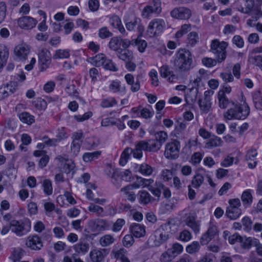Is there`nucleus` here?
<instances>
[{
  "instance_id": "nucleus-63",
  "label": "nucleus",
  "mask_w": 262,
  "mask_h": 262,
  "mask_svg": "<svg viewBox=\"0 0 262 262\" xmlns=\"http://www.w3.org/2000/svg\"><path fill=\"white\" fill-rule=\"evenodd\" d=\"M187 39L188 43L193 46L199 41L198 34L195 32H191L188 35Z\"/></svg>"
},
{
  "instance_id": "nucleus-17",
  "label": "nucleus",
  "mask_w": 262,
  "mask_h": 262,
  "mask_svg": "<svg viewBox=\"0 0 262 262\" xmlns=\"http://www.w3.org/2000/svg\"><path fill=\"white\" fill-rule=\"evenodd\" d=\"M203 73L204 70L200 69L198 72L192 74L190 77L188 86L190 90H195V94L198 93V89L201 82Z\"/></svg>"
},
{
  "instance_id": "nucleus-11",
  "label": "nucleus",
  "mask_w": 262,
  "mask_h": 262,
  "mask_svg": "<svg viewBox=\"0 0 262 262\" xmlns=\"http://www.w3.org/2000/svg\"><path fill=\"white\" fill-rule=\"evenodd\" d=\"M181 146L177 140L167 143L165 146L164 156L168 159H176L179 157Z\"/></svg>"
},
{
  "instance_id": "nucleus-61",
  "label": "nucleus",
  "mask_w": 262,
  "mask_h": 262,
  "mask_svg": "<svg viewBox=\"0 0 262 262\" xmlns=\"http://www.w3.org/2000/svg\"><path fill=\"white\" fill-rule=\"evenodd\" d=\"M70 53L67 50L59 49L56 51L55 54L53 56L54 59L67 58L69 57Z\"/></svg>"
},
{
  "instance_id": "nucleus-14",
  "label": "nucleus",
  "mask_w": 262,
  "mask_h": 262,
  "mask_svg": "<svg viewBox=\"0 0 262 262\" xmlns=\"http://www.w3.org/2000/svg\"><path fill=\"white\" fill-rule=\"evenodd\" d=\"M184 222L195 233H198L200 231V224L198 221L196 220V215L194 213L189 212L185 214Z\"/></svg>"
},
{
  "instance_id": "nucleus-49",
  "label": "nucleus",
  "mask_w": 262,
  "mask_h": 262,
  "mask_svg": "<svg viewBox=\"0 0 262 262\" xmlns=\"http://www.w3.org/2000/svg\"><path fill=\"white\" fill-rule=\"evenodd\" d=\"M42 187L46 195H50L53 192V187L51 181L49 179H45L42 182Z\"/></svg>"
},
{
  "instance_id": "nucleus-54",
  "label": "nucleus",
  "mask_w": 262,
  "mask_h": 262,
  "mask_svg": "<svg viewBox=\"0 0 262 262\" xmlns=\"http://www.w3.org/2000/svg\"><path fill=\"white\" fill-rule=\"evenodd\" d=\"M156 140L162 146L168 139V135L164 131H159L155 134Z\"/></svg>"
},
{
  "instance_id": "nucleus-28",
  "label": "nucleus",
  "mask_w": 262,
  "mask_h": 262,
  "mask_svg": "<svg viewBox=\"0 0 262 262\" xmlns=\"http://www.w3.org/2000/svg\"><path fill=\"white\" fill-rule=\"evenodd\" d=\"M143 144H145L146 151L155 152L158 151L162 145L156 139H149L147 141L142 140Z\"/></svg>"
},
{
  "instance_id": "nucleus-18",
  "label": "nucleus",
  "mask_w": 262,
  "mask_h": 262,
  "mask_svg": "<svg viewBox=\"0 0 262 262\" xmlns=\"http://www.w3.org/2000/svg\"><path fill=\"white\" fill-rule=\"evenodd\" d=\"M126 28L129 31L137 30L139 36H142L144 31V27L141 23V20L139 18H135L133 20L125 24Z\"/></svg>"
},
{
  "instance_id": "nucleus-42",
  "label": "nucleus",
  "mask_w": 262,
  "mask_h": 262,
  "mask_svg": "<svg viewBox=\"0 0 262 262\" xmlns=\"http://www.w3.org/2000/svg\"><path fill=\"white\" fill-rule=\"evenodd\" d=\"M115 239L111 234H105L100 237L99 243L102 247H107L113 244Z\"/></svg>"
},
{
  "instance_id": "nucleus-21",
  "label": "nucleus",
  "mask_w": 262,
  "mask_h": 262,
  "mask_svg": "<svg viewBox=\"0 0 262 262\" xmlns=\"http://www.w3.org/2000/svg\"><path fill=\"white\" fill-rule=\"evenodd\" d=\"M17 83L14 81H10L8 83L0 88V99H4L13 94L16 90Z\"/></svg>"
},
{
  "instance_id": "nucleus-25",
  "label": "nucleus",
  "mask_w": 262,
  "mask_h": 262,
  "mask_svg": "<svg viewBox=\"0 0 262 262\" xmlns=\"http://www.w3.org/2000/svg\"><path fill=\"white\" fill-rule=\"evenodd\" d=\"M177 203V200L174 198H172L161 203L160 209L163 213L171 211L176 207Z\"/></svg>"
},
{
  "instance_id": "nucleus-55",
  "label": "nucleus",
  "mask_w": 262,
  "mask_h": 262,
  "mask_svg": "<svg viewBox=\"0 0 262 262\" xmlns=\"http://www.w3.org/2000/svg\"><path fill=\"white\" fill-rule=\"evenodd\" d=\"M113 36V33L109 30L106 27H103L99 29L98 31V36L101 39H106Z\"/></svg>"
},
{
  "instance_id": "nucleus-64",
  "label": "nucleus",
  "mask_w": 262,
  "mask_h": 262,
  "mask_svg": "<svg viewBox=\"0 0 262 262\" xmlns=\"http://www.w3.org/2000/svg\"><path fill=\"white\" fill-rule=\"evenodd\" d=\"M42 141L47 146H55L59 142V140L56 138L50 139L47 136H44Z\"/></svg>"
},
{
  "instance_id": "nucleus-24",
  "label": "nucleus",
  "mask_w": 262,
  "mask_h": 262,
  "mask_svg": "<svg viewBox=\"0 0 262 262\" xmlns=\"http://www.w3.org/2000/svg\"><path fill=\"white\" fill-rule=\"evenodd\" d=\"M129 229L132 234L136 237H141L145 234L144 226L140 224L133 223L131 225Z\"/></svg>"
},
{
  "instance_id": "nucleus-29",
  "label": "nucleus",
  "mask_w": 262,
  "mask_h": 262,
  "mask_svg": "<svg viewBox=\"0 0 262 262\" xmlns=\"http://www.w3.org/2000/svg\"><path fill=\"white\" fill-rule=\"evenodd\" d=\"M223 142L220 137L213 135L209 138L205 144L206 148L212 149L215 147H221L223 145Z\"/></svg>"
},
{
  "instance_id": "nucleus-47",
  "label": "nucleus",
  "mask_w": 262,
  "mask_h": 262,
  "mask_svg": "<svg viewBox=\"0 0 262 262\" xmlns=\"http://www.w3.org/2000/svg\"><path fill=\"white\" fill-rule=\"evenodd\" d=\"M107 58L103 54H99L92 59V63L96 67L103 66Z\"/></svg>"
},
{
  "instance_id": "nucleus-62",
  "label": "nucleus",
  "mask_w": 262,
  "mask_h": 262,
  "mask_svg": "<svg viewBox=\"0 0 262 262\" xmlns=\"http://www.w3.org/2000/svg\"><path fill=\"white\" fill-rule=\"evenodd\" d=\"M103 66L105 69L113 72H116L118 70L116 63L111 59L107 58Z\"/></svg>"
},
{
  "instance_id": "nucleus-46",
  "label": "nucleus",
  "mask_w": 262,
  "mask_h": 262,
  "mask_svg": "<svg viewBox=\"0 0 262 262\" xmlns=\"http://www.w3.org/2000/svg\"><path fill=\"white\" fill-rule=\"evenodd\" d=\"M132 44L135 45V46L137 47L139 51L141 53L144 52L147 47V42L146 41L141 39L139 37L137 39L133 40Z\"/></svg>"
},
{
  "instance_id": "nucleus-38",
  "label": "nucleus",
  "mask_w": 262,
  "mask_h": 262,
  "mask_svg": "<svg viewBox=\"0 0 262 262\" xmlns=\"http://www.w3.org/2000/svg\"><path fill=\"white\" fill-rule=\"evenodd\" d=\"M101 154V151H95L93 152H88L83 154L82 158L85 162H91L97 159Z\"/></svg>"
},
{
  "instance_id": "nucleus-10",
  "label": "nucleus",
  "mask_w": 262,
  "mask_h": 262,
  "mask_svg": "<svg viewBox=\"0 0 262 262\" xmlns=\"http://www.w3.org/2000/svg\"><path fill=\"white\" fill-rule=\"evenodd\" d=\"M213 94L212 91H206L204 93V96L198 101V104L201 114H207L209 113L212 106L211 97Z\"/></svg>"
},
{
  "instance_id": "nucleus-51",
  "label": "nucleus",
  "mask_w": 262,
  "mask_h": 262,
  "mask_svg": "<svg viewBox=\"0 0 262 262\" xmlns=\"http://www.w3.org/2000/svg\"><path fill=\"white\" fill-rule=\"evenodd\" d=\"M125 221L123 219H118L117 221L113 224L111 223V228L113 231L115 232H117L120 231L123 226L125 225Z\"/></svg>"
},
{
  "instance_id": "nucleus-53",
  "label": "nucleus",
  "mask_w": 262,
  "mask_h": 262,
  "mask_svg": "<svg viewBox=\"0 0 262 262\" xmlns=\"http://www.w3.org/2000/svg\"><path fill=\"white\" fill-rule=\"evenodd\" d=\"M116 104H117L116 99L114 98L110 97L103 99L100 105L103 108H107L112 107Z\"/></svg>"
},
{
  "instance_id": "nucleus-40",
  "label": "nucleus",
  "mask_w": 262,
  "mask_h": 262,
  "mask_svg": "<svg viewBox=\"0 0 262 262\" xmlns=\"http://www.w3.org/2000/svg\"><path fill=\"white\" fill-rule=\"evenodd\" d=\"M204 181V176L201 173L196 172L191 180L192 187L196 189L199 188L203 184Z\"/></svg>"
},
{
  "instance_id": "nucleus-36",
  "label": "nucleus",
  "mask_w": 262,
  "mask_h": 262,
  "mask_svg": "<svg viewBox=\"0 0 262 262\" xmlns=\"http://www.w3.org/2000/svg\"><path fill=\"white\" fill-rule=\"evenodd\" d=\"M88 209L90 212L95 214L98 216L103 217L104 216V209L94 203H90Z\"/></svg>"
},
{
  "instance_id": "nucleus-30",
  "label": "nucleus",
  "mask_w": 262,
  "mask_h": 262,
  "mask_svg": "<svg viewBox=\"0 0 262 262\" xmlns=\"http://www.w3.org/2000/svg\"><path fill=\"white\" fill-rule=\"evenodd\" d=\"M117 57L125 62L133 60L134 57L133 52L127 49H121L116 54Z\"/></svg>"
},
{
  "instance_id": "nucleus-22",
  "label": "nucleus",
  "mask_w": 262,
  "mask_h": 262,
  "mask_svg": "<svg viewBox=\"0 0 262 262\" xmlns=\"http://www.w3.org/2000/svg\"><path fill=\"white\" fill-rule=\"evenodd\" d=\"M18 26L23 29H30L34 28L36 24L37 20L30 16H24L17 20Z\"/></svg>"
},
{
  "instance_id": "nucleus-58",
  "label": "nucleus",
  "mask_w": 262,
  "mask_h": 262,
  "mask_svg": "<svg viewBox=\"0 0 262 262\" xmlns=\"http://www.w3.org/2000/svg\"><path fill=\"white\" fill-rule=\"evenodd\" d=\"M203 156V154L200 152H195L191 156L190 162L192 165H196L201 162Z\"/></svg>"
},
{
  "instance_id": "nucleus-52",
  "label": "nucleus",
  "mask_w": 262,
  "mask_h": 262,
  "mask_svg": "<svg viewBox=\"0 0 262 262\" xmlns=\"http://www.w3.org/2000/svg\"><path fill=\"white\" fill-rule=\"evenodd\" d=\"M200 249V245L199 242L194 241L186 247V251L189 254H193L198 252Z\"/></svg>"
},
{
  "instance_id": "nucleus-16",
  "label": "nucleus",
  "mask_w": 262,
  "mask_h": 262,
  "mask_svg": "<svg viewBox=\"0 0 262 262\" xmlns=\"http://www.w3.org/2000/svg\"><path fill=\"white\" fill-rule=\"evenodd\" d=\"M171 17L180 19H187L191 15V10L186 7H180L174 8L171 11Z\"/></svg>"
},
{
  "instance_id": "nucleus-13",
  "label": "nucleus",
  "mask_w": 262,
  "mask_h": 262,
  "mask_svg": "<svg viewBox=\"0 0 262 262\" xmlns=\"http://www.w3.org/2000/svg\"><path fill=\"white\" fill-rule=\"evenodd\" d=\"M51 55L49 51L46 49H41L38 52V62L41 71L47 69L51 61Z\"/></svg>"
},
{
  "instance_id": "nucleus-59",
  "label": "nucleus",
  "mask_w": 262,
  "mask_h": 262,
  "mask_svg": "<svg viewBox=\"0 0 262 262\" xmlns=\"http://www.w3.org/2000/svg\"><path fill=\"white\" fill-rule=\"evenodd\" d=\"M156 184L157 187L150 186L148 188V190L152 193L153 195L159 198L161 196V190H162L164 185L161 183H159L158 184L156 183Z\"/></svg>"
},
{
  "instance_id": "nucleus-9",
  "label": "nucleus",
  "mask_w": 262,
  "mask_h": 262,
  "mask_svg": "<svg viewBox=\"0 0 262 262\" xmlns=\"http://www.w3.org/2000/svg\"><path fill=\"white\" fill-rule=\"evenodd\" d=\"M162 11L161 2L160 0H152V2L146 6L142 12V16L143 18H149L153 14L158 15Z\"/></svg>"
},
{
  "instance_id": "nucleus-43",
  "label": "nucleus",
  "mask_w": 262,
  "mask_h": 262,
  "mask_svg": "<svg viewBox=\"0 0 262 262\" xmlns=\"http://www.w3.org/2000/svg\"><path fill=\"white\" fill-rule=\"evenodd\" d=\"M241 214L242 210L241 209H234L232 207H228L226 212V215L231 220H236Z\"/></svg>"
},
{
  "instance_id": "nucleus-37",
  "label": "nucleus",
  "mask_w": 262,
  "mask_h": 262,
  "mask_svg": "<svg viewBox=\"0 0 262 262\" xmlns=\"http://www.w3.org/2000/svg\"><path fill=\"white\" fill-rule=\"evenodd\" d=\"M18 117L23 123L31 125L35 122L34 116L27 112H23L18 114Z\"/></svg>"
},
{
  "instance_id": "nucleus-32",
  "label": "nucleus",
  "mask_w": 262,
  "mask_h": 262,
  "mask_svg": "<svg viewBox=\"0 0 262 262\" xmlns=\"http://www.w3.org/2000/svg\"><path fill=\"white\" fill-rule=\"evenodd\" d=\"M110 23L112 27L117 29L121 34H126L125 30L121 23V19L118 16H113L110 19Z\"/></svg>"
},
{
  "instance_id": "nucleus-12",
  "label": "nucleus",
  "mask_w": 262,
  "mask_h": 262,
  "mask_svg": "<svg viewBox=\"0 0 262 262\" xmlns=\"http://www.w3.org/2000/svg\"><path fill=\"white\" fill-rule=\"evenodd\" d=\"M89 226L94 232H100L110 230L111 223L104 219L91 221Z\"/></svg>"
},
{
  "instance_id": "nucleus-56",
  "label": "nucleus",
  "mask_w": 262,
  "mask_h": 262,
  "mask_svg": "<svg viewBox=\"0 0 262 262\" xmlns=\"http://www.w3.org/2000/svg\"><path fill=\"white\" fill-rule=\"evenodd\" d=\"M242 200L244 205L246 207L249 206L252 202V196L248 191H244L242 195Z\"/></svg>"
},
{
  "instance_id": "nucleus-31",
  "label": "nucleus",
  "mask_w": 262,
  "mask_h": 262,
  "mask_svg": "<svg viewBox=\"0 0 262 262\" xmlns=\"http://www.w3.org/2000/svg\"><path fill=\"white\" fill-rule=\"evenodd\" d=\"M109 90L114 93H124L125 86L121 85V82L118 80H113L109 85Z\"/></svg>"
},
{
  "instance_id": "nucleus-35",
  "label": "nucleus",
  "mask_w": 262,
  "mask_h": 262,
  "mask_svg": "<svg viewBox=\"0 0 262 262\" xmlns=\"http://www.w3.org/2000/svg\"><path fill=\"white\" fill-rule=\"evenodd\" d=\"M121 38L119 37H113L110 39L108 47L111 50L115 52L116 54L122 49L121 48Z\"/></svg>"
},
{
  "instance_id": "nucleus-6",
  "label": "nucleus",
  "mask_w": 262,
  "mask_h": 262,
  "mask_svg": "<svg viewBox=\"0 0 262 262\" xmlns=\"http://www.w3.org/2000/svg\"><path fill=\"white\" fill-rule=\"evenodd\" d=\"M170 228L169 223H166L162 225L155 230L154 236L151 237L155 246H160L170 238V232L168 231Z\"/></svg>"
},
{
  "instance_id": "nucleus-8",
  "label": "nucleus",
  "mask_w": 262,
  "mask_h": 262,
  "mask_svg": "<svg viewBox=\"0 0 262 262\" xmlns=\"http://www.w3.org/2000/svg\"><path fill=\"white\" fill-rule=\"evenodd\" d=\"M165 27V21L161 18H154L149 23L146 30V34L152 37L161 34Z\"/></svg>"
},
{
  "instance_id": "nucleus-26",
  "label": "nucleus",
  "mask_w": 262,
  "mask_h": 262,
  "mask_svg": "<svg viewBox=\"0 0 262 262\" xmlns=\"http://www.w3.org/2000/svg\"><path fill=\"white\" fill-rule=\"evenodd\" d=\"M136 171H138L144 176H149L152 174L154 168L147 163L137 164L135 166Z\"/></svg>"
},
{
  "instance_id": "nucleus-27",
  "label": "nucleus",
  "mask_w": 262,
  "mask_h": 262,
  "mask_svg": "<svg viewBox=\"0 0 262 262\" xmlns=\"http://www.w3.org/2000/svg\"><path fill=\"white\" fill-rule=\"evenodd\" d=\"M137 195L139 202L142 205H146L155 200L149 193L145 190H140Z\"/></svg>"
},
{
  "instance_id": "nucleus-15",
  "label": "nucleus",
  "mask_w": 262,
  "mask_h": 262,
  "mask_svg": "<svg viewBox=\"0 0 262 262\" xmlns=\"http://www.w3.org/2000/svg\"><path fill=\"white\" fill-rule=\"evenodd\" d=\"M30 52L29 47L25 43L17 45L14 48V53L15 58L19 61L25 60Z\"/></svg>"
},
{
  "instance_id": "nucleus-34",
  "label": "nucleus",
  "mask_w": 262,
  "mask_h": 262,
  "mask_svg": "<svg viewBox=\"0 0 262 262\" xmlns=\"http://www.w3.org/2000/svg\"><path fill=\"white\" fill-rule=\"evenodd\" d=\"M91 262H101L104 257L103 252L100 249H93L89 253Z\"/></svg>"
},
{
  "instance_id": "nucleus-19",
  "label": "nucleus",
  "mask_w": 262,
  "mask_h": 262,
  "mask_svg": "<svg viewBox=\"0 0 262 262\" xmlns=\"http://www.w3.org/2000/svg\"><path fill=\"white\" fill-rule=\"evenodd\" d=\"M26 245L33 250H39L43 246L41 238L37 235L29 236L26 239Z\"/></svg>"
},
{
  "instance_id": "nucleus-57",
  "label": "nucleus",
  "mask_w": 262,
  "mask_h": 262,
  "mask_svg": "<svg viewBox=\"0 0 262 262\" xmlns=\"http://www.w3.org/2000/svg\"><path fill=\"white\" fill-rule=\"evenodd\" d=\"M191 30V25L184 24L181 26V29L176 33L175 36L177 38H181L183 35L186 34Z\"/></svg>"
},
{
  "instance_id": "nucleus-3",
  "label": "nucleus",
  "mask_w": 262,
  "mask_h": 262,
  "mask_svg": "<svg viewBox=\"0 0 262 262\" xmlns=\"http://www.w3.org/2000/svg\"><path fill=\"white\" fill-rule=\"evenodd\" d=\"M143 150L146 151L145 144H143V141H140L136 145L135 148L127 147L122 152L119 164L121 166H124L127 162L131 155L134 158L140 159L143 156Z\"/></svg>"
},
{
  "instance_id": "nucleus-4",
  "label": "nucleus",
  "mask_w": 262,
  "mask_h": 262,
  "mask_svg": "<svg viewBox=\"0 0 262 262\" xmlns=\"http://www.w3.org/2000/svg\"><path fill=\"white\" fill-rule=\"evenodd\" d=\"M107 175L111 178V182L117 188L121 186L122 180L130 182L133 180L132 172L128 169L121 171L118 169L110 168Z\"/></svg>"
},
{
  "instance_id": "nucleus-44",
  "label": "nucleus",
  "mask_w": 262,
  "mask_h": 262,
  "mask_svg": "<svg viewBox=\"0 0 262 262\" xmlns=\"http://www.w3.org/2000/svg\"><path fill=\"white\" fill-rule=\"evenodd\" d=\"M255 242H257V239L251 237L245 239L242 237L241 241H240L241 246L246 249H249L252 246H254Z\"/></svg>"
},
{
  "instance_id": "nucleus-1",
  "label": "nucleus",
  "mask_w": 262,
  "mask_h": 262,
  "mask_svg": "<svg viewBox=\"0 0 262 262\" xmlns=\"http://www.w3.org/2000/svg\"><path fill=\"white\" fill-rule=\"evenodd\" d=\"M217 99L219 106L221 109H226L230 106V104H232V107L224 113V117L227 119L244 120L250 114V107L246 102L243 104H235L222 92L218 93Z\"/></svg>"
},
{
  "instance_id": "nucleus-41",
  "label": "nucleus",
  "mask_w": 262,
  "mask_h": 262,
  "mask_svg": "<svg viewBox=\"0 0 262 262\" xmlns=\"http://www.w3.org/2000/svg\"><path fill=\"white\" fill-rule=\"evenodd\" d=\"M168 250L174 258L183 252V247L181 244L176 243L173 244L171 247L168 248Z\"/></svg>"
},
{
  "instance_id": "nucleus-7",
  "label": "nucleus",
  "mask_w": 262,
  "mask_h": 262,
  "mask_svg": "<svg viewBox=\"0 0 262 262\" xmlns=\"http://www.w3.org/2000/svg\"><path fill=\"white\" fill-rule=\"evenodd\" d=\"M11 231L17 236L26 235L31 229V222L29 220H13L11 221Z\"/></svg>"
},
{
  "instance_id": "nucleus-60",
  "label": "nucleus",
  "mask_w": 262,
  "mask_h": 262,
  "mask_svg": "<svg viewBox=\"0 0 262 262\" xmlns=\"http://www.w3.org/2000/svg\"><path fill=\"white\" fill-rule=\"evenodd\" d=\"M202 62L204 66L207 68L214 67L218 63L217 58L213 59L209 57H204L202 59Z\"/></svg>"
},
{
  "instance_id": "nucleus-20",
  "label": "nucleus",
  "mask_w": 262,
  "mask_h": 262,
  "mask_svg": "<svg viewBox=\"0 0 262 262\" xmlns=\"http://www.w3.org/2000/svg\"><path fill=\"white\" fill-rule=\"evenodd\" d=\"M217 233V227L214 225H210L207 232L204 233L201 237V244L202 245L207 244L211 240L214 238Z\"/></svg>"
},
{
  "instance_id": "nucleus-45",
  "label": "nucleus",
  "mask_w": 262,
  "mask_h": 262,
  "mask_svg": "<svg viewBox=\"0 0 262 262\" xmlns=\"http://www.w3.org/2000/svg\"><path fill=\"white\" fill-rule=\"evenodd\" d=\"M112 254L115 258L122 260L127 257V251L123 248H121L113 250Z\"/></svg>"
},
{
  "instance_id": "nucleus-2",
  "label": "nucleus",
  "mask_w": 262,
  "mask_h": 262,
  "mask_svg": "<svg viewBox=\"0 0 262 262\" xmlns=\"http://www.w3.org/2000/svg\"><path fill=\"white\" fill-rule=\"evenodd\" d=\"M192 55L186 49H179L174 55V65L181 72H187L192 68Z\"/></svg>"
},
{
  "instance_id": "nucleus-50",
  "label": "nucleus",
  "mask_w": 262,
  "mask_h": 262,
  "mask_svg": "<svg viewBox=\"0 0 262 262\" xmlns=\"http://www.w3.org/2000/svg\"><path fill=\"white\" fill-rule=\"evenodd\" d=\"M25 254V251L20 248H15L12 253V259L14 262L21 259Z\"/></svg>"
},
{
  "instance_id": "nucleus-33",
  "label": "nucleus",
  "mask_w": 262,
  "mask_h": 262,
  "mask_svg": "<svg viewBox=\"0 0 262 262\" xmlns=\"http://www.w3.org/2000/svg\"><path fill=\"white\" fill-rule=\"evenodd\" d=\"M73 247L79 255H84L89 250V245L85 242H79L74 245Z\"/></svg>"
},
{
  "instance_id": "nucleus-23",
  "label": "nucleus",
  "mask_w": 262,
  "mask_h": 262,
  "mask_svg": "<svg viewBox=\"0 0 262 262\" xmlns=\"http://www.w3.org/2000/svg\"><path fill=\"white\" fill-rule=\"evenodd\" d=\"M124 78L126 83L131 85V90L133 92H138L140 89V76L138 75L136 77V81L135 82V78L134 76L130 73L125 75Z\"/></svg>"
},
{
  "instance_id": "nucleus-48",
  "label": "nucleus",
  "mask_w": 262,
  "mask_h": 262,
  "mask_svg": "<svg viewBox=\"0 0 262 262\" xmlns=\"http://www.w3.org/2000/svg\"><path fill=\"white\" fill-rule=\"evenodd\" d=\"M160 73L163 78H167L169 81L171 80V77L173 76L172 72L167 65H163L160 68Z\"/></svg>"
},
{
  "instance_id": "nucleus-39",
  "label": "nucleus",
  "mask_w": 262,
  "mask_h": 262,
  "mask_svg": "<svg viewBox=\"0 0 262 262\" xmlns=\"http://www.w3.org/2000/svg\"><path fill=\"white\" fill-rule=\"evenodd\" d=\"M64 199H66L68 202L72 205H74L76 203V200L68 191L65 192L63 195H61L57 197V201L60 205L62 206L64 204V203L63 202Z\"/></svg>"
},
{
  "instance_id": "nucleus-5",
  "label": "nucleus",
  "mask_w": 262,
  "mask_h": 262,
  "mask_svg": "<svg viewBox=\"0 0 262 262\" xmlns=\"http://www.w3.org/2000/svg\"><path fill=\"white\" fill-rule=\"evenodd\" d=\"M228 43L222 41H220L216 39L212 40L210 45V50L214 55L215 57L217 58L218 63L223 62L226 58V49L228 47Z\"/></svg>"
}]
</instances>
